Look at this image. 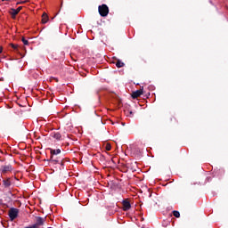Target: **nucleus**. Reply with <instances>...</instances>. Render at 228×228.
Segmentation results:
<instances>
[{"instance_id": "obj_1", "label": "nucleus", "mask_w": 228, "mask_h": 228, "mask_svg": "<svg viewBox=\"0 0 228 228\" xmlns=\"http://www.w3.org/2000/svg\"><path fill=\"white\" fill-rule=\"evenodd\" d=\"M98 12L102 17H108V13H110V9L108 5L102 4L98 7Z\"/></svg>"}, {"instance_id": "obj_2", "label": "nucleus", "mask_w": 228, "mask_h": 228, "mask_svg": "<svg viewBox=\"0 0 228 228\" xmlns=\"http://www.w3.org/2000/svg\"><path fill=\"white\" fill-rule=\"evenodd\" d=\"M17 216H19V209H17L15 208H10L9 218L11 219V221L13 222V220H15V218H17Z\"/></svg>"}, {"instance_id": "obj_3", "label": "nucleus", "mask_w": 228, "mask_h": 228, "mask_svg": "<svg viewBox=\"0 0 228 228\" xmlns=\"http://www.w3.org/2000/svg\"><path fill=\"white\" fill-rule=\"evenodd\" d=\"M12 170L13 167H12V165H5L1 167L0 172L4 175L6 174H10Z\"/></svg>"}, {"instance_id": "obj_4", "label": "nucleus", "mask_w": 228, "mask_h": 228, "mask_svg": "<svg viewBox=\"0 0 228 228\" xmlns=\"http://www.w3.org/2000/svg\"><path fill=\"white\" fill-rule=\"evenodd\" d=\"M44 222H45V218L37 216L36 217V224H34V225H37L38 228H40V225H43Z\"/></svg>"}, {"instance_id": "obj_5", "label": "nucleus", "mask_w": 228, "mask_h": 228, "mask_svg": "<svg viewBox=\"0 0 228 228\" xmlns=\"http://www.w3.org/2000/svg\"><path fill=\"white\" fill-rule=\"evenodd\" d=\"M131 209V203L127 200L123 201V211H129Z\"/></svg>"}, {"instance_id": "obj_6", "label": "nucleus", "mask_w": 228, "mask_h": 228, "mask_svg": "<svg viewBox=\"0 0 228 228\" xmlns=\"http://www.w3.org/2000/svg\"><path fill=\"white\" fill-rule=\"evenodd\" d=\"M142 94H143L142 90H137L132 94V97L133 99H138V97H140V95H142Z\"/></svg>"}, {"instance_id": "obj_7", "label": "nucleus", "mask_w": 228, "mask_h": 228, "mask_svg": "<svg viewBox=\"0 0 228 228\" xmlns=\"http://www.w3.org/2000/svg\"><path fill=\"white\" fill-rule=\"evenodd\" d=\"M48 20H49V16H47V13L44 12L42 15V23L47 24Z\"/></svg>"}, {"instance_id": "obj_8", "label": "nucleus", "mask_w": 228, "mask_h": 228, "mask_svg": "<svg viewBox=\"0 0 228 228\" xmlns=\"http://www.w3.org/2000/svg\"><path fill=\"white\" fill-rule=\"evenodd\" d=\"M12 18L15 19V17L17 16V14L19 13L18 11H16L15 9H12V11L10 12Z\"/></svg>"}, {"instance_id": "obj_9", "label": "nucleus", "mask_w": 228, "mask_h": 228, "mask_svg": "<svg viewBox=\"0 0 228 228\" xmlns=\"http://www.w3.org/2000/svg\"><path fill=\"white\" fill-rule=\"evenodd\" d=\"M116 67H118V69H122V67H124V62L118 61L116 62Z\"/></svg>"}, {"instance_id": "obj_10", "label": "nucleus", "mask_w": 228, "mask_h": 228, "mask_svg": "<svg viewBox=\"0 0 228 228\" xmlns=\"http://www.w3.org/2000/svg\"><path fill=\"white\" fill-rule=\"evenodd\" d=\"M61 152V150L57 149V150H51V154H55L58 155Z\"/></svg>"}, {"instance_id": "obj_11", "label": "nucleus", "mask_w": 228, "mask_h": 228, "mask_svg": "<svg viewBox=\"0 0 228 228\" xmlns=\"http://www.w3.org/2000/svg\"><path fill=\"white\" fill-rule=\"evenodd\" d=\"M53 138H55V140H61V134L60 133H56L53 134Z\"/></svg>"}, {"instance_id": "obj_12", "label": "nucleus", "mask_w": 228, "mask_h": 228, "mask_svg": "<svg viewBox=\"0 0 228 228\" xmlns=\"http://www.w3.org/2000/svg\"><path fill=\"white\" fill-rule=\"evenodd\" d=\"M173 216H175V218H179V216H181V214L179 213V211L175 210L173 211Z\"/></svg>"}, {"instance_id": "obj_13", "label": "nucleus", "mask_w": 228, "mask_h": 228, "mask_svg": "<svg viewBox=\"0 0 228 228\" xmlns=\"http://www.w3.org/2000/svg\"><path fill=\"white\" fill-rule=\"evenodd\" d=\"M163 227H168L170 225V221H164L162 223Z\"/></svg>"}, {"instance_id": "obj_14", "label": "nucleus", "mask_w": 228, "mask_h": 228, "mask_svg": "<svg viewBox=\"0 0 228 228\" xmlns=\"http://www.w3.org/2000/svg\"><path fill=\"white\" fill-rule=\"evenodd\" d=\"M21 41L24 44V45H29V42L24 37L21 38Z\"/></svg>"}, {"instance_id": "obj_15", "label": "nucleus", "mask_w": 228, "mask_h": 228, "mask_svg": "<svg viewBox=\"0 0 228 228\" xmlns=\"http://www.w3.org/2000/svg\"><path fill=\"white\" fill-rule=\"evenodd\" d=\"M4 186H6V187L10 186V184H11L10 180H4Z\"/></svg>"}, {"instance_id": "obj_16", "label": "nucleus", "mask_w": 228, "mask_h": 228, "mask_svg": "<svg viewBox=\"0 0 228 228\" xmlns=\"http://www.w3.org/2000/svg\"><path fill=\"white\" fill-rule=\"evenodd\" d=\"M106 151H111V144L108 143L105 146Z\"/></svg>"}, {"instance_id": "obj_17", "label": "nucleus", "mask_w": 228, "mask_h": 228, "mask_svg": "<svg viewBox=\"0 0 228 228\" xmlns=\"http://www.w3.org/2000/svg\"><path fill=\"white\" fill-rule=\"evenodd\" d=\"M11 47H12V49H18L19 45L12 44Z\"/></svg>"}, {"instance_id": "obj_18", "label": "nucleus", "mask_w": 228, "mask_h": 228, "mask_svg": "<svg viewBox=\"0 0 228 228\" xmlns=\"http://www.w3.org/2000/svg\"><path fill=\"white\" fill-rule=\"evenodd\" d=\"M21 10H22V7H18L17 9H15V11L18 12V13H19V12H20Z\"/></svg>"}, {"instance_id": "obj_19", "label": "nucleus", "mask_w": 228, "mask_h": 228, "mask_svg": "<svg viewBox=\"0 0 228 228\" xmlns=\"http://www.w3.org/2000/svg\"><path fill=\"white\" fill-rule=\"evenodd\" d=\"M3 53V47L0 48V54Z\"/></svg>"}, {"instance_id": "obj_20", "label": "nucleus", "mask_w": 228, "mask_h": 228, "mask_svg": "<svg viewBox=\"0 0 228 228\" xmlns=\"http://www.w3.org/2000/svg\"><path fill=\"white\" fill-rule=\"evenodd\" d=\"M4 1H10V0H2V2H4Z\"/></svg>"}]
</instances>
